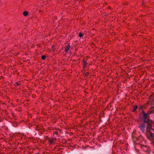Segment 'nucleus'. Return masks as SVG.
Instances as JSON below:
<instances>
[{
  "mask_svg": "<svg viewBox=\"0 0 154 154\" xmlns=\"http://www.w3.org/2000/svg\"><path fill=\"white\" fill-rule=\"evenodd\" d=\"M143 117L144 119L140 124L139 128L142 132H144L146 126L147 130H149L151 128V127H153L154 125V123L151 120L148 119L149 117V116L148 113H146L143 111Z\"/></svg>",
  "mask_w": 154,
  "mask_h": 154,
  "instance_id": "1",
  "label": "nucleus"
},
{
  "mask_svg": "<svg viewBox=\"0 0 154 154\" xmlns=\"http://www.w3.org/2000/svg\"><path fill=\"white\" fill-rule=\"evenodd\" d=\"M23 15L25 16H26L28 14V13L27 11H24L23 13Z\"/></svg>",
  "mask_w": 154,
  "mask_h": 154,
  "instance_id": "5",
  "label": "nucleus"
},
{
  "mask_svg": "<svg viewBox=\"0 0 154 154\" xmlns=\"http://www.w3.org/2000/svg\"><path fill=\"white\" fill-rule=\"evenodd\" d=\"M70 48V45H68L66 47L65 51L66 52L68 51Z\"/></svg>",
  "mask_w": 154,
  "mask_h": 154,
  "instance_id": "3",
  "label": "nucleus"
},
{
  "mask_svg": "<svg viewBox=\"0 0 154 154\" xmlns=\"http://www.w3.org/2000/svg\"><path fill=\"white\" fill-rule=\"evenodd\" d=\"M152 131L154 132V129H152Z\"/></svg>",
  "mask_w": 154,
  "mask_h": 154,
  "instance_id": "14",
  "label": "nucleus"
},
{
  "mask_svg": "<svg viewBox=\"0 0 154 154\" xmlns=\"http://www.w3.org/2000/svg\"><path fill=\"white\" fill-rule=\"evenodd\" d=\"M83 34L81 33H80L79 35V36L80 37H82L83 36Z\"/></svg>",
  "mask_w": 154,
  "mask_h": 154,
  "instance_id": "10",
  "label": "nucleus"
},
{
  "mask_svg": "<svg viewBox=\"0 0 154 154\" xmlns=\"http://www.w3.org/2000/svg\"><path fill=\"white\" fill-rule=\"evenodd\" d=\"M58 132H57V131H55L54 132V133L56 134H58Z\"/></svg>",
  "mask_w": 154,
  "mask_h": 154,
  "instance_id": "12",
  "label": "nucleus"
},
{
  "mask_svg": "<svg viewBox=\"0 0 154 154\" xmlns=\"http://www.w3.org/2000/svg\"><path fill=\"white\" fill-rule=\"evenodd\" d=\"M87 63L85 61H84L83 63V65L84 66V67H86V65H87Z\"/></svg>",
  "mask_w": 154,
  "mask_h": 154,
  "instance_id": "6",
  "label": "nucleus"
},
{
  "mask_svg": "<svg viewBox=\"0 0 154 154\" xmlns=\"http://www.w3.org/2000/svg\"><path fill=\"white\" fill-rule=\"evenodd\" d=\"M153 113V111H149L148 112V114H151Z\"/></svg>",
  "mask_w": 154,
  "mask_h": 154,
  "instance_id": "11",
  "label": "nucleus"
},
{
  "mask_svg": "<svg viewBox=\"0 0 154 154\" xmlns=\"http://www.w3.org/2000/svg\"><path fill=\"white\" fill-rule=\"evenodd\" d=\"M46 57L45 55H42V59L43 60H44L45 59Z\"/></svg>",
  "mask_w": 154,
  "mask_h": 154,
  "instance_id": "8",
  "label": "nucleus"
},
{
  "mask_svg": "<svg viewBox=\"0 0 154 154\" xmlns=\"http://www.w3.org/2000/svg\"><path fill=\"white\" fill-rule=\"evenodd\" d=\"M88 73H87L86 74H85L86 75H88Z\"/></svg>",
  "mask_w": 154,
  "mask_h": 154,
  "instance_id": "13",
  "label": "nucleus"
},
{
  "mask_svg": "<svg viewBox=\"0 0 154 154\" xmlns=\"http://www.w3.org/2000/svg\"><path fill=\"white\" fill-rule=\"evenodd\" d=\"M133 108H134L132 110V111L133 112H135V111L137 109V106L135 105L133 107Z\"/></svg>",
  "mask_w": 154,
  "mask_h": 154,
  "instance_id": "4",
  "label": "nucleus"
},
{
  "mask_svg": "<svg viewBox=\"0 0 154 154\" xmlns=\"http://www.w3.org/2000/svg\"><path fill=\"white\" fill-rule=\"evenodd\" d=\"M49 142L51 143H52L54 142V139H50L49 140Z\"/></svg>",
  "mask_w": 154,
  "mask_h": 154,
  "instance_id": "7",
  "label": "nucleus"
},
{
  "mask_svg": "<svg viewBox=\"0 0 154 154\" xmlns=\"http://www.w3.org/2000/svg\"><path fill=\"white\" fill-rule=\"evenodd\" d=\"M152 127H151L150 128H150L149 130H147L146 128V129L147 131L149 132V135H147V138L150 140L152 141L151 143L154 146V134L152 133L150 131L151 130L152 131V129H153Z\"/></svg>",
  "mask_w": 154,
  "mask_h": 154,
  "instance_id": "2",
  "label": "nucleus"
},
{
  "mask_svg": "<svg viewBox=\"0 0 154 154\" xmlns=\"http://www.w3.org/2000/svg\"><path fill=\"white\" fill-rule=\"evenodd\" d=\"M141 146L142 148H143L144 147H145L146 149L147 148V147L146 146L144 145H141Z\"/></svg>",
  "mask_w": 154,
  "mask_h": 154,
  "instance_id": "9",
  "label": "nucleus"
}]
</instances>
